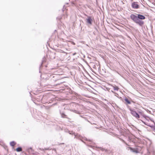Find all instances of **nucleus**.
I'll return each instance as SVG.
<instances>
[{
    "mask_svg": "<svg viewBox=\"0 0 155 155\" xmlns=\"http://www.w3.org/2000/svg\"><path fill=\"white\" fill-rule=\"evenodd\" d=\"M131 19L136 23L138 24L140 26H142L144 24V22L143 21L138 19L137 16L134 14H131L130 16Z\"/></svg>",
    "mask_w": 155,
    "mask_h": 155,
    "instance_id": "obj_1",
    "label": "nucleus"
},
{
    "mask_svg": "<svg viewBox=\"0 0 155 155\" xmlns=\"http://www.w3.org/2000/svg\"><path fill=\"white\" fill-rule=\"evenodd\" d=\"M130 111L131 114L134 117L137 119L140 118L139 115L133 110L131 109L130 108L129 109Z\"/></svg>",
    "mask_w": 155,
    "mask_h": 155,
    "instance_id": "obj_2",
    "label": "nucleus"
},
{
    "mask_svg": "<svg viewBox=\"0 0 155 155\" xmlns=\"http://www.w3.org/2000/svg\"><path fill=\"white\" fill-rule=\"evenodd\" d=\"M132 7L134 9L138 8L139 7V5L137 4V2H133L132 4Z\"/></svg>",
    "mask_w": 155,
    "mask_h": 155,
    "instance_id": "obj_3",
    "label": "nucleus"
},
{
    "mask_svg": "<svg viewBox=\"0 0 155 155\" xmlns=\"http://www.w3.org/2000/svg\"><path fill=\"white\" fill-rule=\"evenodd\" d=\"M128 149H130L132 152L136 153H138V151L136 149L133 148L131 147H128Z\"/></svg>",
    "mask_w": 155,
    "mask_h": 155,
    "instance_id": "obj_4",
    "label": "nucleus"
},
{
    "mask_svg": "<svg viewBox=\"0 0 155 155\" xmlns=\"http://www.w3.org/2000/svg\"><path fill=\"white\" fill-rule=\"evenodd\" d=\"M124 100L125 101V102H124V104L126 105H127L128 104H130L131 102L129 100L127 97H125L124 98Z\"/></svg>",
    "mask_w": 155,
    "mask_h": 155,
    "instance_id": "obj_5",
    "label": "nucleus"
},
{
    "mask_svg": "<svg viewBox=\"0 0 155 155\" xmlns=\"http://www.w3.org/2000/svg\"><path fill=\"white\" fill-rule=\"evenodd\" d=\"M138 19H144L145 18V17L141 15L138 14L137 15Z\"/></svg>",
    "mask_w": 155,
    "mask_h": 155,
    "instance_id": "obj_6",
    "label": "nucleus"
},
{
    "mask_svg": "<svg viewBox=\"0 0 155 155\" xmlns=\"http://www.w3.org/2000/svg\"><path fill=\"white\" fill-rule=\"evenodd\" d=\"M92 19L91 17H88L87 19V22L90 25L92 24Z\"/></svg>",
    "mask_w": 155,
    "mask_h": 155,
    "instance_id": "obj_7",
    "label": "nucleus"
},
{
    "mask_svg": "<svg viewBox=\"0 0 155 155\" xmlns=\"http://www.w3.org/2000/svg\"><path fill=\"white\" fill-rule=\"evenodd\" d=\"M100 150H101L102 151H105L106 152H108V150H107V149H105L103 147H100Z\"/></svg>",
    "mask_w": 155,
    "mask_h": 155,
    "instance_id": "obj_8",
    "label": "nucleus"
},
{
    "mask_svg": "<svg viewBox=\"0 0 155 155\" xmlns=\"http://www.w3.org/2000/svg\"><path fill=\"white\" fill-rule=\"evenodd\" d=\"M16 144V143L14 141H12L10 142V145L11 146L13 147Z\"/></svg>",
    "mask_w": 155,
    "mask_h": 155,
    "instance_id": "obj_9",
    "label": "nucleus"
},
{
    "mask_svg": "<svg viewBox=\"0 0 155 155\" xmlns=\"http://www.w3.org/2000/svg\"><path fill=\"white\" fill-rule=\"evenodd\" d=\"M112 86L114 89V90L118 91V90L119 89V88L117 87L116 86Z\"/></svg>",
    "mask_w": 155,
    "mask_h": 155,
    "instance_id": "obj_10",
    "label": "nucleus"
},
{
    "mask_svg": "<svg viewBox=\"0 0 155 155\" xmlns=\"http://www.w3.org/2000/svg\"><path fill=\"white\" fill-rule=\"evenodd\" d=\"M22 150V148L21 147H18L16 149V151L17 152H20Z\"/></svg>",
    "mask_w": 155,
    "mask_h": 155,
    "instance_id": "obj_11",
    "label": "nucleus"
},
{
    "mask_svg": "<svg viewBox=\"0 0 155 155\" xmlns=\"http://www.w3.org/2000/svg\"><path fill=\"white\" fill-rule=\"evenodd\" d=\"M119 138L121 141L123 143H124L127 146H129V145L122 139H121L120 137Z\"/></svg>",
    "mask_w": 155,
    "mask_h": 155,
    "instance_id": "obj_12",
    "label": "nucleus"
},
{
    "mask_svg": "<svg viewBox=\"0 0 155 155\" xmlns=\"http://www.w3.org/2000/svg\"><path fill=\"white\" fill-rule=\"evenodd\" d=\"M61 116L63 118H66V115L64 114H61Z\"/></svg>",
    "mask_w": 155,
    "mask_h": 155,
    "instance_id": "obj_13",
    "label": "nucleus"
},
{
    "mask_svg": "<svg viewBox=\"0 0 155 155\" xmlns=\"http://www.w3.org/2000/svg\"><path fill=\"white\" fill-rule=\"evenodd\" d=\"M75 136V137H76V138H79V137L78 135H76L75 134H74Z\"/></svg>",
    "mask_w": 155,
    "mask_h": 155,
    "instance_id": "obj_14",
    "label": "nucleus"
},
{
    "mask_svg": "<svg viewBox=\"0 0 155 155\" xmlns=\"http://www.w3.org/2000/svg\"><path fill=\"white\" fill-rule=\"evenodd\" d=\"M45 58H43V59L42 61V64L45 61Z\"/></svg>",
    "mask_w": 155,
    "mask_h": 155,
    "instance_id": "obj_15",
    "label": "nucleus"
},
{
    "mask_svg": "<svg viewBox=\"0 0 155 155\" xmlns=\"http://www.w3.org/2000/svg\"><path fill=\"white\" fill-rule=\"evenodd\" d=\"M75 113H76L78 114V113H79V112L78 111L75 110Z\"/></svg>",
    "mask_w": 155,
    "mask_h": 155,
    "instance_id": "obj_16",
    "label": "nucleus"
},
{
    "mask_svg": "<svg viewBox=\"0 0 155 155\" xmlns=\"http://www.w3.org/2000/svg\"><path fill=\"white\" fill-rule=\"evenodd\" d=\"M143 123L145 124V125H148L145 122H143Z\"/></svg>",
    "mask_w": 155,
    "mask_h": 155,
    "instance_id": "obj_17",
    "label": "nucleus"
},
{
    "mask_svg": "<svg viewBox=\"0 0 155 155\" xmlns=\"http://www.w3.org/2000/svg\"><path fill=\"white\" fill-rule=\"evenodd\" d=\"M72 133H73V132H72H72H70V133H69V134H72Z\"/></svg>",
    "mask_w": 155,
    "mask_h": 155,
    "instance_id": "obj_18",
    "label": "nucleus"
},
{
    "mask_svg": "<svg viewBox=\"0 0 155 155\" xmlns=\"http://www.w3.org/2000/svg\"><path fill=\"white\" fill-rule=\"evenodd\" d=\"M111 92H113V93H114V94H115V92H114V91H111Z\"/></svg>",
    "mask_w": 155,
    "mask_h": 155,
    "instance_id": "obj_19",
    "label": "nucleus"
},
{
    "mask_svg": "<svg viewBox=\"0 0 155 155\" xmlns=\"http://www.w3.org/2000/svg\"><path fill=\"white\" fill-rule=\"evenodd\" d=\"M57 18V19L58 18V19H59V20H60V19H61V18Z\"/></svg>",
    "mask_w": 155,
    "mask_h": 155,
    "instance_id": "obj_20",
    "label": "nucleus"
},
{
    "mask_svg": "<svg viewBox=\"0 0 155 155\" xmlns=\"http://www.w3.org/2000/svg\"><path fill=\"white\" fill-rule=\"evenodd\" d=\"M150 120L151 121H153V120H152V119H150Z\"/></svg>",
    "mask_w": 155,
    "mask_h": 155,
    "instance_id": "obj_21",
    "label": "nucleus"
},
{
    "mask_svg": "<svg viewBox=\"0 0 155 155\" xmlns=\"http://www.w3.org/2000/svg\"><path fill=\"white\" fill-rule=\"evenodd\" d=\"M146 120H147L148 121H149V120H147V119H146Z\"/></svg>",
    "mask_w": 155,
    "mask_h": 155,
    "instance_id": "obj_22",
    "label": "nucleus"
},
{
    "mask_svg": "<svg viewBox=\"0 0 155 155\" xmlns=\"http://www.w3.org/2000/svg\"><path fill=\"white\" fill-rule=\"evenodd\" d=\"M154 129L155 130V127H154Z\"/></svg>",
    "mask_w": 155,
    "mask_h": 155,
    "instance_id": "obj_23",
    "label": "nucleus"
}]
</instances>
